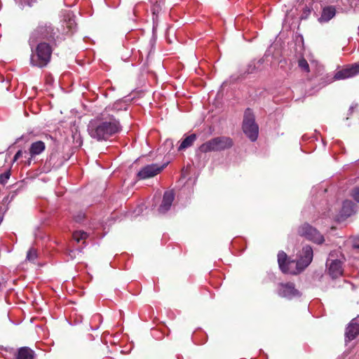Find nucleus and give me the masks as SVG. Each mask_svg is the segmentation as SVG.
Segmentation results:
<instances>
[{
	"label": "nucleus",
	"instance_id": "nucleus-1",
	"mask_svg": "<svg viewBox=\"0 0 359 359\" xmlns=\"http://www.w3.org/2000/svg\"><path fill=\"white\" fill-rule=\"evenodd\" d=\"M109 110L110 107L106 108L99 117L89 122L88 132L92 138L106 141L121 131L119 121L109 113Z\"/></svg>",
	"mask_w": 359,
	"mask_h": 359
},
{
	"label": "nucleus",
	"instance_id": "nucleus-2",
	"mask_svg": "<svg viewBox=\"0 0 359 359\" xmlns=\"http://www.w3.org/2000/svg\"><path fill=\"white\" fill-rule=\"evenodd\" d=\"M313 257V249L309 245H306L300 252L298 259L288 261L284 269L281 271L284 273L296 275L303 271L312 262Z\"/></svg>",
	"mask_w": 359,
	"mask_h": 359
},
{
	"label": "nucleus",
	"instance_id": "nucleus-3",
	"mask_svg": "<svg viewBox=\"0 0 359 359\" xmlns=\"http://www.w3.org/2000/svg\"><path fill=\"white\" fill-rule=\"evenodd\" d=\"M52 48L46 43H40L35 50H32L30 62L33 66L40 68L46 67L50 60Z\"/></svg>",
	"mask_w": 359,
	"mask_h": 359
},
{
	"label": "nucleus",
	"instance_id": "nucleus-4",
	"mask_svg": "<svg viewBox=\"0 0 359 359\" xmlns=\"http://www.w3.org/2000/svg\"><path fill=\"white\" fill-rule=\"evenodd\" d=\"M233 144L231 138L226 136L214 137L202 144L199 150L203 153L220 151L231 148Z\"/></svg>",
	"mask_w": 359,
	"mask_h": 359
},
{
	"label": "nucleus",
	"instance_id": "nucleus-5",
	"mask_svg": "<svg viewBox=\"0 0 359 359\" xmlns=\"http://www.w3.org/2000/svg\"><path fill=\"white\" fill-rule=\"evenodd\" d=\"M243 130L251 141L255 142L257 140L259 134V127L255 122V115L250 109H247L244 114Z\"/></svg>",
	"mask_w": 359,
	"mask_h": 359
},
{
	"label": "nucleus",
	"instance_id": "nucleus-6",
	"mask_svg": "<svg viewBox=\"0 0 359 359\" xmlns=\"http://www.w3.org/2000/svg\"><path fill=\"white\" fill-rule=\"evenodd\" d=\"M55 34L56 32L50 23L40 24L32 33L29 43H32L42 39H53Z\"/></svg>",
	"mask_w": 359,
	"mask_h": 359
},
{
	"label": "nucleus",
	"instance_id": "nucleus-7",
	"mask_svg": "<svg viewBox=\"0 0 359 359\" xmlns=\"http://www.w3.org/2000/svg\"><path fill=\"white\" fill-rule=\"evenodd\" d=\"M298 233L301 236H304L306 239L318 244H320L324 241V238L320 233L307 223L299 226Z\"/></svg>",
	"mask_w": 359,
	"mask_h": 359
},
{
	"label": "nucleus",
	"instance_id": "nucleus-8",
	"mask_svg": "<svg viewBox=\"0 0 359 359\" xmlns=\"http://www.w3.org/2000/svg\"><path fill=\"white\" fill-rule=\"evenodd\" d=\"M168 165V163L163 164L152 163L142 168L137 174L139 180H146L153 177L160 173Z\"/></svg>",
	"mask_w": 359,
	"mask_h": 359
},
{
	"label": "nucleus",
	"instance_id": "nucleus-9",
	"mask_svg": "<svg viewBox=\"0 0 359 359\" xmlns=\"http://www.w3.org/2000/svg\"><path fill=\"white\" fill-rule=\"evenodd\" d=\"M332 255L330 254L326 262L327 272L332 278H337L343 273L342 262L339 259H332Z\"/></svg>",
	"mask_w": 359,
	"mask_h": 359
},
{
	"label": "nucleus",
	"instance_id": "nucleus-10",
	"mask_svg": "<svg viewBox=\"0 0 359 359\" xmlns=\"http://www.w3.org/2000/svg\"><path fill=\"white\" fill-rule=\"evenodd\" d=\"M278 294L279 296L288 299L300 296V292L292 283H280L278 286Z\"/></svg>",
	"mask_w": 359,
	"mask_h": 359
},
{
	"label": "nucleus",
	"instance_id": "nucleus-11",
	"mask_svg": "<svg viewBox=\"0 0 359 359\" xmlns=\"http://www.w3.org/2000/svg\"><path fill=\"white\" fill-rule=\"evenodd\" d=\"M359 74V62L354 63L344 69L337 71L334 76V80H341L353 77Z\"/></svg>",
	"mask_w": 359,
	"mask_h": 359
},
{
	"label": "nucleus",
	"instance_id": "nucleus-12",
	"mask_svg": "<svg viewBox=\"0 0 359 359\" xmlns=\"http://www.w3.org/2000/svg\"><path fill=\"white\" fill-rule=\"evenodd\" d=\"M175 198V194L172 191H166L163 197L162 203L158 208V212L161 214H164L168 211L172 205Z\"/></svg>",
	"mask_w": 359,
	"mask_h": 359
},
{
	"label": "nucleus",
	"instance_id": "nucleus-13",
	"mask_svg": "<svg viewBox=\"0 0 359 359\" xmlns=\"http://www.w3.org/2000/svg\"><path fill=\"white\" fill-rule=\"evenodd\" d=\"M358 318L359 316L357 318L353 319L346 327L345 333L346 340L351 341L359 334V323H358Z\"/></svg>",
	"mask_w": 359,
	"mask_h": 359
},
{
	"label": "nucleus",
	"instance_id": "nucleus-14",
	"mask_svg": "<svg viewBox=\"0 0 359 359\" xmlns=\"http://www.w3.org/2000/svg\"><path fill=\"white\" fill-rule=\"evenodd\" d=\"M355 212V205L351 201L348 200H346L344 201L341 210L340 211V217L342 219H345L346 218L350 217Z\"/></svg>",
	"mask_w": 359,
	"mask_h": 359
},
{
	"label": "nucleus",
	"instance_id": "nucleus-15",
	"mask_svg": "<svg viewBox=\"0 0 359 359\" xmlns=\"http://www.w3.org/2000/svg\"><path fill=\"white\" fill-rule=\"evenodd\" d=\"M4 351L5 353H0L5 359H22V347L18 350L13 348H6Z\"/></svg>",
	"mask_w": 359,
	"mask_h": 359
},
{
	"label": "nucleus",
	"instance_id": "nucleus-16",
	"mask_svg": "<svg viewBox=\"0 0 359 359\" xmlns=\"http://www.w3.org/2000/svg\"><path fill=\"white\" fill-rule=\"evenodd\" d=\"M336 14V9L333 6H326L323 11L319 18L320 22H327L330 20Z\"/></svg>",
	"mask_w": 359,
	"mask_h": 359
},
{
	"label": "nucleus",
	"instance_id": "nucleus-17",
	"mask_svg": "<svg viewBox=\"0 0 359 359\" xmlns=\"http://www.w3.org/2000/svg\"><path fill=\"white\" fill-rule=\"evenodd\" d=\"M46 149L45 143L42 141H36L33 142L29 149V154L32 157L39 155Z\"/></svg>",
	"mask_w": 359,
	"mask_h": 359
},
{
	"label": "nucleus",
	"instance_id": "nucleus-18",
	"mask_svg": "<svg viewBox=\"0 0 359 359\" xmlns=\"http://www.w3.org/2000/svg\"><path fill=\"white\" fill-rule=\"evenodd\" d=\"M196 134H191L187 137L184 140H182L181 144H180L178 147L179 151L184 150L189 147H190L194 142L196 140Z\"/></svg>",
	"mask_w": 359,
	"mask_h": 359
},
{
	"label": "nucleus",
	"instance_id": "nucleus-19",
	"mask_svg": "<svg viewBox=\"0 0 359 359\" xmlns=\"http://www.w3.org/2000/svg\"><path fill=\"white\" fill-rule=\"evenodd\" d=\"M313 1L311 0H306L302 7V13L300 16L301 20H306L308 18L311 11H313Z\"/></svg>",
	"mask_w": 359,
	"mask_h": 359
},
{
	"label": "nucleus",
	"instance_id": "nucleus-20",
	"mask_svg": "<svg viewBox=\"0 0 359 359\" xmlns=\"http://www.w3.org/2000/svg\"><path fill=\"white\" fill-rule=\"evenodd\" d=\"M128 104L127 101L124 100H120L114 103L111 109L115 111L127 110Z\"/></svg>",
	"mask_w": 359,
	"mask_h": 359
},
{
	"label": "nucleus",
	"instance_id": "nucleus-21",
	"mask_svg": "<svg viewBox=\"0 0 359 359\" xmlns=\"http://www.w3.org/2000/svg\"><path fill=\"white\" fill-rule=\"evenodd\" d=\"M287 259V256L285 252L283 251H280L278 254V262L280 267V269L282 270L284 269V266H285Z\"/></svg>",
	"mask_w": 359,
	"mask_h": 359
},
{
	"label": "nucleus",
	"instance_id": "nucleus-22",
	"mask_svg": "<svg viewBox=\"0 0 359 359\" xmlns=\"http://www.w3.org/2000/svg\"><path fill=\"white\" fill-rule=\"evenodd\" d=\"M262 64V60L257 61H252L248 66V74H252L256 69L259 68L260 65Z\"/></svg>",
	"mask_w": 359,
	"mask_h": 359
},
{
	"label": "nucleus",
	"instance_id": "nucleus-23",
	"mask_svg": "<svg viewBox=\"0 0 359 359\" xmlns=\"http://www.w3.org/2000/svg\"><path fill=\"white\" fill-rule=\"evenodd\" d=\"M24 359H38L35 352L29 347L24 346Z\"/></svg>",
	"mask_w": 359,
	"mask_h": 359
},
{
	"label": "nucleus",
	"instance_id": "nucleus-24",
	"mask_svg": "<svg viewBox=\"0 0 359 359\" xmlns=\"http://www.w3.org/2000/svg\"><path fill=\"white\" fill-rule=\"evenodd\" d=\"M72 236L74 240L79 243L82 240H85L88 237V234L83 231H76L74 232Z\"/></svg>",
	"mask_w": 359,
	"mask_h": 359
},
{
	"label": "nucleus",
	"instance_id": "nucleus-25",
	"mask_svg": "<svg viewBox=\"0 0 359 359\" xmlns=\"http://www.w3.org/2000/svg\"><path fill=\"white\" fill-rule=\"evenodd\" d=\"M348 6H345L344 11H348L352 8L359 9V0H346Z\"/></svg>",
	"mask_w": 359,
	"mask_h": 359
},
{
	"label": "nucleus",
	"instance_id": "nucleus-26",
	"mask_svg": "<svg viewBox=\"0 0 359 359\" xmlns=\"http://www.w3.org/2000/svg\"><path fill=\"white\" fill-rule=\"evenodd\" d=\"M38 256L37 251L34 248H31L27 253L26 259L29 262H34Z\"/></svg>",
	"mask_w": 359,
	"mask_h": 359
},
{
	"label": "nucleus",
	"instance_id": "nucleus-27",
	"mask_svg": "<svg viewBox=\"0 0 359 359\" xmlns=\"http://www.w3.org/2000/svg\"><path fill=\"white\" fill-rule=\"evenodd\" d=\"M298 65L302 70L305 72H309V65L308 62L304 58H301L298 61Z\"/></svg>",
	"mask_w": 359,
	"mask_h": 359
},
{
	"label": "nucleus",
	"instance_id": "nucleus-28",
	"mask_svg": "<svg viewBox=\"0 0 359 359\" xmlns=\"http://www.w3.org/2000/svg\"><path fill=\"white\" fill-rule=\"evenodd\" d=\"M11 173L9 171L4 172L0 175V184L5 185L9 180Z\"/></svg>",
	"mask_w": 359,
	"mask_h": 359
},
{
	"label": "nucleus",
	"instance_id": "nucleus-29",
	"mask_svg": "<svg viewBox=\"0 0 359 359\" xmlns=\"http://www.w3.org/2000/svg\"><path fill=\"white\" fill-rule=\"evenodd\" d=\"M66 26L69 28L68 32H73L76 27L74 20L69 18V20L66 22Z\"/></svg>",
	"mask_w": 359,
	"mask_h": 359
},
{
	"label": "nucleus",
	"instance_id": "nucleus-30",
	"mask_svg": "<svg viewBox=\"0 0 359 359\" xmlns=\"http://www.w3.org/2000/svg\"><path fill=\"white\" fill-rule=\"evenodd\" d=\"M351 196L357 203H359V187L353 188L351 191Z\"/></svg>",
	"mask_w": 359,
	"mask_h": 359
},
{
	"label": "nucleus",
	"instance_id": "nucleus-31",
	"mask_svg": "<svg viewBox=\"0 0 359 359\" xmlns=\"http://www.w3.org/2000/svg\"><path fill=\"white\" fill-rule=\"evenodd\" d=\"M76 252H78V250H69V255L71 257L72 259H74L75 257Z\"/></svg>",
	"mask_w": 359,
	"mask_h": 359
},
{
	"label": "nucleus",
	"instance_id": "nucleus-32",
	"mask_svg": "<svg viewBox=\"0 0 359 359\" xmlns=\"http://www.w3.org/2000/svg\"><path fill=\"white\" fill-rule=\"evenodd\" d=\"M165 146H168L170 147H172L173 146V144H172V141L170 140H167L165 142Z\"/></svg>",
	"mask_w": 359,
	"mask_h": 359
},
{
	"label": "nucleus",
	"instance_id": "nucleus-33",
	"mask_svg": "<svg viewBox=\"0 0 359 359\" xmlns=\"http://www.w3.org/2000/svg\"><path fill=\"white\" fill-rule=\"evenodd\" d=\"M21 155V151L19 150L14 156V160L18 159Z\"/></svg>",
	"mask_w": 359,
	"mask_h": 359
},
{
	"label": "nucleus",
	"instance_id": "nucleus-34",
	"mask_svg": "<svg viewBox=\"0 0 359 359\" xmlns=\"http://www.w3.org/2000/svg\"><path fill=\"white\" fill-rule=\"evenodd\" d=\"M357 107V104H352L350 108H349V111L351 113L353 112V109Z\"/></svg>",
	"mask_w": 359,
	"mask_h": 359
},
{
	"label": "nucleus",
	"instance_id": "nucleus-35",
	"mask_svg": "<svg viewBox=\"0 0 359 359\" xmlns=\"http://www.w3.org/2000/svg\"><path fill=\"white\" fill-rule=\"evenodd\" d=\"M36 0H27V4L32 6V3L35 2Z\"/></svg>",
	"mask_w": 359,
	"mask_h": 359
},
{
	"label": "nucleus",
	"instance_id": "nucleus-36",
	"mask_svg": "<svg viewBox=\"0 0 359 359\" xmlns=\"http://www.w3.org/2000/svg\"><path fill=\"white\" fill-rule=\"evenodd\" d=\"M15 1L16 4H22V0H14Z\"/></svg>",
	"mask_w": 359,
	"mask_h": 359
},
{
	"label": "nucleus",
	"instance_id": "nucleus-37",
	"mask_svg": "<svg viewBox=\"0 0 359 359\" xmlns=\"http://www.w3.org/2000/svg\"><path fill=\"white\" fill-rule=\"evenodd\" d=\"M355 248H359V245H354Z\"/></svg>",
	"mask_w": 359,
	"mask_h": 359
}]
</instances>
